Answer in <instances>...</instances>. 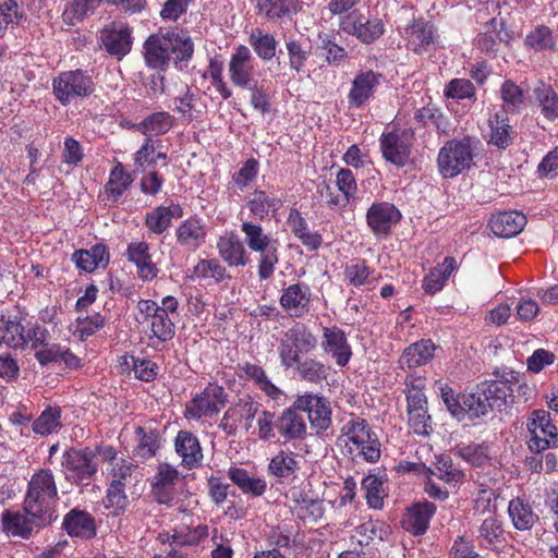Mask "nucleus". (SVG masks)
Listing matches in <instances>:
<instances>
[{
  "mask_svg": "<svg viewBox=\"0 0 558 558\" xmlns=\"http://www.w3.org/2000/svg\"><path fill=\"white\" fill-rule=\"evenodd\" d=\"M102 0H72L64 12L63 19L70 25H75L88 12L94 11Z\"/></svg>",
  "mask_w": 558,
  "mask_h": 558,
  "instance_id": "4d7b16f0",
  "label": "nucleus"
},
{
  "mask_svg": "<svg viewBox=\"0 0 558 558\" xmlns=\"http://www.w3.org/2000/svg\"><path fill=\"white\" fill-rule=\"evenodd\" d=\"M280 306L291 317L301 318L310 313L312 290L305 282L291 283L282 289L279 299Z\"/></svg>",
  "mask_w": 558,
  "mask_h": 558,
  "instance_id": "ddd939ff",
  "label": "nucleus"
},
{
  "mask_svg": "<svg viewBox=\"0 0 558 558\" xmlns=\"http://www.w3.org/2000/svg\"><path fill=\"white\" fill-rule=\"evenodd\" d=\"M227 402L223 387L209 383L204 390L196 395L185 407V417L198 421L219 413Z\"/></svg>",
  "mask_w": 558,
  "mask_h": 558,
  "instance_id": "9d476101",
  "label": "nucleus"
},
{
  "mask_svg": "<svg viewBox=\"0 0 558 558\" xmlns=\"http://www.w3.org/2000/svg\"><path fill=\"white\" fill-rule=\"evenodd\" d=\"M133 181V175L124 169L121 162H118L110 171L106 193L116 202L131 186Z\"/></svg>",
  "mask_w": 558,
  "mask_h": 558,
  "instance_id": "a18cd8bd",
  "label": "nucleus"
},
{
  "mask_svg": "<svg viewBox=\"0 0 558 558\" xmlns=\"http://www.w3.org/2000/svg\"><path fill=\"white\" fill-rule=\"evenodd\" d=\"M178 300L172 295L162 298L160 304L151 300H141L137 303V320L150 322L151 337L161 342L169 341L175 333L174 318L178 316Z\"/></svg>",
  "mask_w": 558,
  "mask_h": 558,
  "instance_id": "20e7f679",
  "label": "nucleus"
},
{
  "mask_svg": "<svg viewBox=\"0 0 558 558\" xmlns=\"http://www.w3.org/2000/svg\"><path fill=\"white\" fill-rule=\"evenodd\" d=\"M401 219L400 210L391 203L372 204L366 213V222L377 238H386Z\"/></svg>",
  "mask_w": 558,
  "mask_h": 558,
  "instance_id": "4468645a",
  "label": "nucleus"
},
{
  "mask_svg": "<svg viewBox=\"0 0 558 558\" xmlns=\"http://www.w3.org/2000/svg\"><path fill=\"white\" fill-rule=\"evenodd\" d=\"M380 83V74L368 70L359 72L352 83L348 94V104L350 108H361L368 102Z\"/></svg>",
  "mask_w": 558,
  "mask_h": 558,
  "instance_id": "f3484780",
  "label": "nucleus"
},
{
  "mask_svg": "<svg viewBox=\"0 0 558 558\" xmlns=\"http://www.w3.org/2000/svg\"><path fill=\"white\" fill-rule=\"evenodd\" d=\"M526 225V217L519 211H504L494 215L489 220V227L499 238H512L519 234Z\"/></svg>",
  "mask_w": 558,
  "mask_h": 558,
  "instance_id": "a878e982",
  "label": "nucleus"
},
{
  "mask_svg": "<svg viewBox=\"0 0 558 558\" xmlns=\"http://www.w3.org/2000/svg\"><path fill=\"white\" fill-rule=\"evenodd\" d=\"M508 513L513 526L520 531L530 530L538 519L530 504L521 498L513 499L509 502Z\"/></svg>",
  "mask_w": 558,
  "mask_h": 558,
  "instance_id": "79ce46f5",
  "label": "nucleus"
},
{
  "mask_svg": "<svg viewBox=\"0 0 558 558\" xmlns=\"http://www.w3.org/2000/svg\"><path fill=\"white\" fill-rule=\"evenodd\" d=\"M96 451L102 461L108 463L109 484H120L125 487L132 476L134 464L124 458H119L117 450L110 445H100Z\"/></svg>",
  "mask_w": 558,
  "mask_h": 558,
  "instance_id": "dca6fc26",
  "label": "nucleus"
},
{
  "mask_svg": "<svg viewBox=\"0 0 558 558\" xmlns=\"http://www.w3.org/2000/svg\"><path fill=\"white\" fill-rule=\"evenodd\" d=\"M527 445L531 451L541 452L558 446V429L550 421L549 412L534 410L527 417Z\"/></svg>",
  "mask_w": 558,
  "mask_h": 558,
  "instance_id": "1a4fd4ad",
  "label": "nucleus"
},
{
  "mask_svg": "<svg viewBox=\"0 0 558 558\" xmlns=\"http://www.w3.org/2000/svg\"><path fill=\"white\" fill-rule=\"evenodd\" d=\"M174 110L184 119L193 120L197 118L202 113L197 95L186 88L183 96L174 98Z\"/></svg>",
  "mask_w": 558,
  "mask_h": 558,
  "instance_id": "e2e57ef3",
  "label": "nucleus"
},
{
  "mask_svg": "<svg viewBox=\"0 0 558 558\" xmlns=\"http://www.w3.org/2000/svg\"><path fill=\"white\" fill-rule=\"evenodd\" d=\"M268 469L278 477H287L298 469V461L294 453L280 451L270 460Z\"/></svg>",
  "mask_w": 558,
  "mask_h": 558,
  "instance_id": "052dcab7",
  "label": "nucleus"
},
{
  "mask_svg": "<svg viewBox=\"0 0 558 558\" xmlns=\"http://www.w3.org/2000/svg\"><path fill=\"white\" fill-rule=\"evenodd\" d=\"M97 451L90 448L68 449L62 454L65 476L75 484L87 485L98 471Z\"/></svg>",
  "mask_w": 558,
  "mask_h": 558,
  "instance_id": "0eeeda50",
  "label": "nucleus"
},
{
  "mask_svg": "<svg viewBox=\"0 0 558 558\" xmlns=\"http://www.w3.org/2000/svg\"><path fill=\"white\" fill-rule=\"evenodd\" d=\"M457 269V260L446 257L442 263L432 268L422 281V288L427 294H436L441 291L449 277Z\"/></svg>",
  "mask_w": 558,
  "mask_h": 558,
  "instance_id": "7c9ffc66",
  "label": "nucleus"
},
{
  "mask_svg": "<svg viewBox=\"0 0 558 558\" xmlns=\"http://www.w3.org/2000/svg\"><path fill=\"white\" fill-rule=\"evenodd\" d=\"M339 440L352 458L375 463L380 459L381 445L366 420L352 415L341 427Z\"/></svg>",
  "mask_w": 558,
  "mask_h": 558,
  "instance_id": "f03ea898",
  "label": "nucleus"
},
{
  "mask_svg": "<svg viewBox=\"0 0 558 558\" xmlns=\"http://www.w3.org/2000/svg\"><path fill=\"white\" fill-rule=\"evenodd\" d=\"M259 14L269 20L281 19L295 10V0H256Z\"/></svg>",
  "mask_w": 558,
  "mask_h": 558,
  "instance_id": "864d4df0",
  "label": "nucleus"
},
{
  "mask_svg": "<svg viewBox=\"0 0 558 558\" xmlns=\"http://www.w3.org/2000/svg\"><path fill=\"white\" fill-rule=\"evenodd\" d=\"M174 448L185 469L193 470L202 464L203 451L197 437L192 433L180 430L174 439Z\"/></svg>",
  "mask_w": 558,
  "mask_h": 558,
  "instance_id": "4be33fe9",
  "label": "nucleus"
},
{
  "mask_svg": "<svg viewBox=\"0 0 558 558\" xmlns=\"http://www.w3.org/2000/svg\"><path fill=\"white\" fill-rule=\"evenodd\" d=\"M50 522L43 521L41 518L33 515L29 511L24 509L23 512L7 511L2 514L3 529L16 536L27 537L34 527L49 524Z\"/></svg>",
  "mask_w": 558,
  "mask_h": 558,
  "instance_id": "b1692460",
  "label": "nucleus"
},
{
  "mask_svg": "<svg viewBox=\"0 0 558 558\" xmlns=\"http://www.w3.org/2000/svg\"><path fill=\"white\" fill-rule=\"evenodd\" d=\"M156 143L157 142L148 137L145 140L141 148L135 151L133 160L136 172H145L147 170H151L158 159L165 160L167 158L165 153L157 150Z\"/></svg>",
  "mask_w": 558,
  "mask_h": 558,
  "instance_id": "49530a36",
  "label": "nucleus"
},
{
  "mask_svg": "<svg viewBox=\"0 0 558 558\" xmlns=\"http://www.w3.org/2000/svg\"><path fill=\"white\" fill-rule=\"evenodd\" d=\"M240 230L244 236L243 242L248 248L276 236L274 233L266 231L260 223L252 220L242 221Z\"/></svg>",
  "mask_w": 558,
  "mask_h": 558,
  "instance_id": "6e6d98bb",
  "label": "nucleus"
},
{
  "mask_svg": "<svg viewBox=\"0 0 558 558\" xmlns=\"http://www.w3.org/2000/svg\"><path fill=\"white\" fill-rule=\"evenodd\" d=\"M207 238V226L202 218L189 217L175 229L177 243L187 251L195 252Z\"/></svg>",
  "mask_w": 558,
  "mask_h": 558,
  "instance_id": "6ab92c4d",
  "label": "nucleus"
},
{
  "mask_svg": "<svg viewBox=\"0 0 558 558\" xmlns=\"http://www.w3.org/2000/svg\"><path fill=\"white\" fill-rule=\"evenodd\" d=\"M279 247L280 242L278 238L275 236L263 242V244H257L248 248L251 252L258 255V278L260 280H267L274 275L279 263Z\"/></svg>",
  "mask_w": 558,
  "mask_h": 558,
  "instance_id": "5701e85b",
  "label": "nucleus"
},
{
  "mask_svg": "<svg viewBox=\"0 0 558 558\" xmlns=\"http://www.w3.org/2000/svg\"><path fill=\"white\" fill-rule=\"evenodd\" d=\"M435 511V505L428 501L414 505L408 510L403 521L404 527L415 535L424 534Z\"/></svg>",
  "mask_w": 558,
  "mask_h": 558,
  "instance_id": "473e14b6",
  "label": "nucleus"
},
{
  "mask_svg": "<svg viewBox=\"0 0 558 558\" xmlns=\"http://www.w3.org/2000/svg\"><path fill=\"white\" fill-rule=\"evenodd\" d=\"M282 205V202L274 193L262 190L254 191L247 199V207L251 214L263 220L275 214Z\"/></svg>",
  "mask_w": 558,
  "mask_h": 558,
  "instance_id": "f704fd0d",
  "label": "nucleus"
},
{
  "mask_svg": "<svg viewBox=\"0 0 558 558\" xmlns=\"http://www.w3.org/2000/svg\"><path fill=\"white\" fill-rule=\"evenodd\" d=\"M298 410L287 409L276 420V429L284 441L302 439L306 435V424Z\"/></svg>",
  "mask_w": 558,
  "mask_h": 558,
  "instance_id": "c756f323",
  "label": "nucleus"
},
{
  "mask_svg": "<svg viewBox=\"0 0 558 558\" xmlns=\"http://www.w3.org/2000/svg\"><path fill=\"white\" fill-rule=\"evenodd\" d=\"M191 278L193 280L213 279L215 282H221L230 277L227 275L226 268L220 264V262L211 258L198 260L193 267Z\"/></svg>",
  "mask_w": 558,
  "mask_h": 558,
  "instance_id": "09e8293b",
  "label": "nucleus"
},
{
  "mask_svg": "<svg viewBox=\"0 0 558 558\" xmlns=\"http://www.w3.org/2000/svg\"><path fill=\"white\" fill-rule=\"evenodd\" d=\"M362 489L365 492L367 505L373 509H381L386 493L384 489V481L375 474L366 475L362 481Z\"/></svg>",
  "mask_w": 558,
  "mask_h": 558,
  "instance_id": "3c124183",
  "label": "nucleus"
},
{
  "mask_svg": "<svg viewBox=\"0 0 558 558\" xmlns=\"http://www.w3.org/2000/svg\"><path fill=\"white\" fill-rule=\"evenodd\" d=\"M129 504L125 487L120 484H108L104 505L116 515L123 512Z\"/></svg>",
  "mask_w": 558,
  "mask_h": 558,
  "instance_id": "69168bd1",
  "label": "nucleus"
},
{
  "mask_svg": "<svg viewBox=\"0 0 558 558\" xmlns=\"http://www.w3.org/2000/svg\"><path fill=\"white\" fill-rule=\"evenodd\" d=\"M248 44L255 53L264 61L271 60L276 56L278 41L262 28H253L248 36Z\"/></svg>",
  "mask_w": 558,
  "mask_h": 558,
  "instance_id": "c03bdc74",
  "label": "nucleus"
},
{
  "mask_svg": "<svg viewBox=\"0 0 558 558\" xmlns=\"http://www.w3.org/2000/svg\"><path fill=\"white\" fill-rule=\"evenodd\" d=\"M0 344L13 349L25 345L24 326L16 316L0 317Z\"/></svg>",
  "mask_w": 558,
  "mask_h": 558,
  "instance_id": "58836bf2",
  "label": "nucleus"
},
{
  "mask_svg": "<svg viewBox=\"0 0 558 558\" xmlns=\"http://www.w3.org/2000/svg\"><path fill=\"white\" fill-rule=\"evenodd\" d=\"M534 96L542 114L547 120L553 121L558 118V95L550 86L541 84L534 88Z\"/></svg>",
  "mask_w": 558,
  "mask_h": 558,
  "instance_id": "8fccbe9b",
  "label": "nucleus"
},
{
  "mask_svg": "<svg viewBox=\"0 0 558 558\" xmlns=\"http://www.w3.org/2000/svg\"><path fill=\"white\" fill-rule=\"evenodd\" d=\"M57 498L58 490L52 472L41 469L28 482L24 509L43 521L52 522L58 518L54 510Z\"/></svg>",
  "mask_w": 558,
  "mask_h": 558,
  "instance_id": "7ed1b4c3",
  "label": "nucleus"
},
{
  "mask_svg": "<svg viewBox=\"0 0 558 558\" xmlns=\"http://www.w3.org/2000/svg\"><path fill=\"white\" fill-rule=\"evenodd\" d=\"M380 149L388 162L403 167L411 154L410 137L404 133H384L380 136Z\"/></svg>",
  "mask_w": 558,
  "mask_h": 558,
  "instance_id": "a211bd4d",
  "label": "nucleus"
},
{
  "mask_svg": "<svg viewBox=\"0 0 558 558\" xmlns=\"http://www.w3.org/2000/svg\"><path fill=\"white\" fill-rule=\"evenodd\" d=\"M524 44L534 50H544L553 48L555 40L549 27L538 25L526 35Z\"/></svg>",
  "mask_w": 558,
  "mask_h": 558,
  "instance_id": "338daca9",
  "label": "nucleus"
},
{
  "mask_svg": "<svg viewBox=\"0 0 558 558\" xmlns=\"http://www.w3.org/2000/svg\"><path fill=\"white\" fill-rule=\"evenodd\" d=\"M478 538L487 547L499 544L504 538L501 522L493 515L486 518L478 529Z\"/></svg>",
  "mask_w": 558,
  "mask_h": 558,
  "instance_id": "5fc2aeb1",
  "label": "nucleus"
},
{
  "mask_svg": "<svg viewBox=\"0 0 558 558\" xmlns=\"http://www.w3.org/2000/svg\"><path fill=\"white\" fill-rule=\"evenodd\" d=\"M322 348L330 355L338 366H345L351 356L352 350L343 330L338 327H325L323 331Z\"/></svg>",
  "mask_w": 558,
  "mask_h": 558,
  "instance_id": "aec40b11",
  "label": "nucleus"
},
{
  "mask_svg": "<svg viewBox=\"0 0 558 558\" xmlns=\"http://www.w3.org/2000/svg\"><path fill=\"white\" fill-rule=\"evenodd\" d=\"M182 482L183 478L177 468L168 463L160 464L151 482L156 500L159 504H171L178 490L182 487Z\"/></svg>",
  "mask_w": 558,
  "mask_h": 558,
  "instance_id": "2eb2a0df",
  "label": "nucleus"
},
{
  "mask_svg": "<svg viewBox=\"0 0 558 558\" xmlns=\"http://www.w3.org/2000/svg\"><path fill=\"white\" fill-rule=\"evenodd\" d=\"M299 376L311 383H318L326 379V367L325 365L315 359H305L304 361L299 360L295 364Z\"/></svg>",
  "mask_w": 558,
  "mask_h": 558,
  "instance_id": "0e129e2a",
  "label": "nucleus"
},
{
  "mask_svg": "<svg viewBox=\"0 0 558 558\" xmlns=\"http://www.w3.org/2000/svg\"><path fill=\"white\" fill-rule=\"evenodd\" d=\"M435 345L430 340H421L409 345L402 353L399 363L402 368H413L432 360Z\"/></svg>",
  "mask_w": 558,
  "mask_h": 558,
  "instance_id": "c9c22d12",
  "label": "nucleus"
},
{
  "mask_svg": "<svg viewBox=\"0 0 558 558\" xmlns=\"http://www.w3.org/2000/svg\"><path fill=\"white\" fill-rule=\"evenodd\" d=\"M480 144V141L472 136L448 141L437 156V167L441 177L454 178L470 169Z\"/></svg>",
  "mask_w": 558,
  "mask_h": 558,
  "instance_id": "39448f33",
  "label": "nucleus"
},
{
  "mask_svg": "<svg viewBox=\"0 0 558 558\" xmlns=\"http://www.w3.org/2000/svg\"><path fill=\"white\" fill-rule=\"evenodd\" d=\"M293 408L307 413L311 427L317 433L327 430L331 425L330 402L323 396L311 392L298 396Z\"/></svg>",
  "mask_w": 558,
  "mask_h": 558,
  "instance_id": "f8f14e48",
  "label": "nucleus"
},
{
  "mask_svg": "<svg viewBox=\"0 0 558 558\" xmlns=\"http://www.w3.org/2000/svg\"><path fill=\"white\" fill-rule=\"evenodd\" d=\"M405 36L408 46L418 54L429 52L437 43L434 26L422 19L414 20L405 28Z\"/></svg>",
  "mask_w": 558,
  "mask_h": 558,
  "instance_id": "412c9836",
  "label": "nucleus"
},
{
  "mask_svg": "<svg viewBox=\"0 0 558 558\" xmlns=\"http://www.w3.org/2000/svg\"><path fill=\"white\" fill-rule=\"evenodd\" d=\"M53 94L62 104L68 105L94 92L93 78L82 70L60 73L52 82Z\"/></svg>",
  "mask_w": 558,
  "mask_h": 558,
  "instance_id": "6e6552de",
  "label": "nucleus"
},
{
  "mask_svg": "<svg viewBox=\"0 0 558 558\" xmlns=\"http://www.w3.org/2000/svg\"><path fill=\"white\" fill-rule=\"evenodd\" d=\"M484 397L490 403L493 410L501 411L504 407L512 402L513 390L508 381L492 380L481 385Z\"/></svg>",
  "mask_w": 558,
  "mask_h": 558,
  "instance_id": "ea45409f",
  "label": "nucleus"
},
{
  "mask_svg": "<svg viewBox=\"0 0 558 558\" xmlns=\"http://www.w3.org/2000/svg\"><path fill=\"white\" fill-rule=\"evenodd\" d=\"M61 414L59 405H47L33 421L32 430L40 436L58 433L62 428Z\"/></svg>",
  "mask_w": 558,
  "mask_h": 558,
  "instance_id": "a19ab883",
  "label": "nucleus"
},
{
  "mask_svg": "<svg viewBox=\"0 0 558 558\" xmlns=\"http://www.w3.org/2000/svg\"><path fill=\"white\" fill-rule=\"evenodd\" d=\"M228 477L243 494L259 497L267 488V483L264 478L252 475L242 468H229Z\"/></svg>",
  "mask_w": 558,
  "mask_h": 558,
  "instance_id": "72a5a7b5",
  "label": "nucleus"
},
{
  "mask_svg": "<svg viewBox=\"0 0 558 558\" xmlns=\"http://www.w3.org/2000/svg\"><path fill=\"white\" fill-rule=\"evenodd\" d=\"M488 124L490 130L488 144L499 148H506L512 143L513 132L505 112H496L489 118Z\"/></svg>",
  "mask_w": 558,
  "mask_h": 558,
  "instance_id": "4c0bfd02",
  "label": "nucleus"
},
{
  "mask_svg": "<svg viewBox=\"0 0 558 558\" xmlns=\"http://www.w3.org/2000/svg\"><path fill=\"white\" fill-rule=\"evenodd\" d=\"M287 50L289 56V65L292 70L300 72L304 66L311 53V47L306 43L298 40H288Z\"/></svg>",
  "mask_w": 558,
  "mask_h": 558,
  "instance_id": "774afa93",
  "label": "nucleus"
},
{
  "mask_svg": "<svg viewBox=\"0 0 558 558\" xmlns=\"http://www.w3.org/2000/svg\"><path fill=\"white\" fill-rule=\"evenodd\" d=\"M288 223L292 233L311 251L317 250L322 244L320 234L310 230L306 220L301 213L292 209L288 217Z\"/></svg>",
  "mask_w": 558,
  "mask_h": 558,
  "instance_id": "e433bc0d",
  "label": "nucleus"
},
{
  "mask_svg": "<svg viewBox=\"0 0 558 558\" xmlns=\"http://www.w3.org/2000/svg\"><path fill=\"white\" fill-rule=\"evenodd\" d=\"M232 84L239 88H247L258 83V62L253 57L248 47L238 46L230 57L228 65Z\"/></svg>",
  "mask_w": 558,
  "mask_h": 558,
  "instance_id": "9b49d317",
  "label": "nucleus"
},
{
  "mask_svg": "<svg viewBox=\"0 0 558 558\" xmlns=\"http://www.w3.org/2000/svg\"><path fill=\"white\" fill-rule=\"evenodd\" d=\"M63 526L72 536L88 537L95 533L93 518L88 513L76 509H73L65 515Z\"/></svg>",
  "mask_w": 558,
  "mask_h": 558,
  "instance_id": "37998d69",
  "label": "nucleus"
},
{
  "mask_svg": "<svg viewBox=\"0 0 558 558\" xmlns=\"http://www.w3.org/2000/svg\"><path fill=\"white\" fill-rule=\"evenodd\" d=\"M242 242L234 233L220 236L217 242V248L220 257L230 266H245L248 263V256Z\"/></svg>",
  "mask_w": 558,
  "mask_h": 558,
  "instance_id": "cd10ccee",
  "label": "nucleus"
},
{
  "mask_svg": "<svg viewBox=\"0 0 558 558\" xmlns=\"http://www.w3.org/2000/svg\"><path fill=\"white\" fill-rule=\"evenodd\" d=\"M183 208L179 204L158 206L148 211L145 217L146 227L155 234H161L171 226L172 219L181 218Z\"/></svg>",
  "mask_w": 558,
  "mask_h": 558,
  "instance_id": "c85d7f7f",
  "label": "nucleus"
},
{
  "mask_svg": "<svg viewBox=\"0 0 558 558\" xmlns=\"http://www.w3.org/2000/svg\"><path fill=\"white\" fill-rule=\"evenodd\" d=\"M432 473L451 486H456L464 478V473L461 470L454 468L451 460L447 457L437 458L435 470Z\"/></svg>",
  "mask_w": 558,
  "mask_h": 558,
  "instance_id": "13d9d810",
  "label": "nucleus"
},
{
  "mask_svg": "<svg viewBox=\"0 0 558 558\" xmlns=\"http://www.w3.org/2000/svg\"><path fill=\"white\" fill-rule=\"evenodd\" d=\"M493 411L487 397L478 385L474 392L462 396V418L468 414L470 417H480L487 415Z\"/></svg>",
  "mask_w": 558,
  "mask_h": 558,
  "instance_id": "de8ad7c7",
  "label": "nucleus"
},
{
  "mask_svg": "<svg viewBox=\"0 0 558 558\" xmlns=\"http://www.w3.org/2000/svg\"><path fill=\"white\" fill-rule=\"evenodd\" d=\"M173 124V118L166 111L155 112L146 117L137 126V129L145 135L165 134Z\"/></svg>",
  "mask_w": 558,
  "mask_h": 558,
  "instance_id": "603ef678",
  "label": "nucleus"
},
{
  "mask_svg": "<svg viewBox=\"0 0 558 558\" xmlns=\"http://www.w3.org/2000/svg\"><path fill=\"white\" fill-rule=\"evenodd\" d=\"M316 344L315 336L304 325H295L284 332L280 341L278 353L281 365L284 368L294 367L301 354L311 352Z\"/></svg>",
  "mask_w": 558,
  "mask_h": 558,
  "instance_id": "423d86ee",
  "label": "nucleus"
},
{
  "mask_svg": "<svg viewBox=\"0 0 558 558\" xmlns=\"http://www.w3.org/2000/svg\"><path fill=\"white\" fill-rule=\"evenodd\" d=\"M239 375L254 383V385L264 391L271 399H279L282 391L269 379L266 372L256 364L245 362L238 366Z\"/></svg>",
  "mask_w": 558,
  "mask_h": 558,
  "instance_id": "2f4dec72",
  "label": "nucleus"
},
{
  "mask_svg": "<svg viewBox=\"0 0 558 558\" xmlns=\"http://www.w3.org/2000/svg\"><path fill=\"white\" fill-rule=\"evenodd\" d=\"M137 434L141 437L133 451L134 457L145 461L156 456L160 447L158 435L154 432L146 434L142 427L137 428Z\"/></svg>",
  "mask_w": 558,
  "mask_h": 558,
  "instance_id": "bf43d9fd",
  "label": "nucleus"
},
{
  "mask_svg": "<svg viewBox=\"0 0 558 558\" xmlns=\"http://www.w3.org/2000/svg\"><path fill=\"white\" fill-rule=\"evenodd\" d=\"M458 454L473 466L485 465L490 460V450L486 445L471 444L460 447Z\"/></svg>",
  "mask_w": 558,
  "mask_h": 558,
  "instance_id": "680f3d73",
  "label": "nucleus"
},
{
  "mask_svg": "<svg viewBox=\"0 0 558 558\" xmlns=\"http://www.w3.org/2000/svg\"><path fill=\"white\" fill-rule=\"evenodd\" d=\"M110 259L108 247L97 243L89 250H78L72 254V262L85 272H93L96 269L105 268Z\"/></svg>",
  "mask_w": 558,
  "mask_h": 558,
  "instance_id": "393cba45",
  "label": "nucleus"
},
{
  "mask_svg": "<svg viewBox=\"0 0 558 558\" xmlns=\"http://www.w3.org/2000/svg\"><path fill=\"white\" fill-rule=\"evenodd\" d=\"M100 39L106 50L118 58L125 56L131 50V31L128 26L107 27L101 32Z\"/></svg>",
  "mask_w": 558,
  "mask_h": 558,
  "instance_id": "bb28decb",
  "label": "nucleus"
},
{
  "mask_svg": "<svg viewBox=\"0 0 558 558\" xmlns=\"http://www.w3.org/2000/svg\"><path fill=\"white\" fill-rule=\"evenodd\" d=\"M144 50L148 66L163 69L170 61L178 63L191 59L194 45L184 34L167 32L150 35L145 41Z\"/></svg>",
  "mask_w": 558,
  "mask_h": 558,
  "instance_id": "f257e3e1",
  "label": "nucleus"
}]
</instances>
